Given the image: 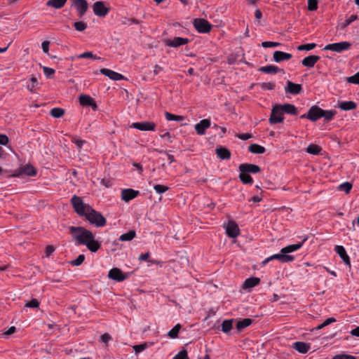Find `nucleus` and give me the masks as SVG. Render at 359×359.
Here are the masks:
<instances>
[{
    "label": "nucleus",
    "mask_w": 359,
    "mask_h": 359,
    "mask_svg": "<svg viewBox=\"0 0 359 359\" xmlns=\"http://www.w3.org/2000/svg\"><path fill=\"white\" fill-rule=\"evenodd\" d=\"M138 191L132 189H123L121 191V199L126 202H128L137 196Z\"/></svg>",
    "instance_id": "17"
},
{
    "label": "nucleus",
    "mask_w": 359,
    "mask_h": 359,
    "mask_svg": "<svg viewBox=\"0 0 359 359\" xmlns=\"http://www.w3.org/2000/svg\"><path fill=\"white\" fill-rule=\"evenodd\" d=\"M338 106L341 110L349 111L355 109L357 107V104L353 101H344L340 102Z\"/></svg>",
    "instance_id": "28"
},
{
    "label": "nucleus",
    "mask_w": 359,
    "mask_h": 359,
    "mask_svg": "<svg viewBox=\"0 0 359 359\" xmlns=\"http://www.w3.org/2000/svg\"><path fill=\"white\" fill-rule=\"evenodd\" d=\"M8 143V137L7 135L0 134V144L6 145Z\"/></svg>",
    "instance_id": "63"
},
{
    "label": "nucleus",
    "mask_w": 359,
    "mask_h": 359,
    "mask_svg": "<svg viewBox=\"0 0 359 359\" xmlns=\"http://www.w3.org/2000/svg\"><path fill=\"white\" fill-rule=\"evenodd\" d=\"M322 149L320 147L316 144H309L306 148V151L309 154H313V155H318L321 151Z\"/></svg>",
    "instance_id": "35"
},
{
    "label": "nucleus",
    "mask_w": 359,
    "mask_h": 359,
    "mask_svg": "<svg viewBox=\"0 0 359 359\" xmlns=\"http://www.w3.org/2000/svg\"><path fill=\"white\" fill-rule=\"evenodd\" d=\"M280 45V43L278 42H273V41H264L262 43V46L264 48H273L277 47Z\"/></svg>",
    "instance_id": "54"
},
{
    "label": "nucleus",
    "mask_w": 359,
    "mask_h": 359,
    "mask_svg": "<svg viewBox=\"0 0 359 359\" xmlns=\"http://www.w3.org/2000/svg\"><path fill=\"white\" fill-rule=\"evenodd\" d=\"M284 118H283V113L282 111L281 107L279 106V104H276L273 106L272 110H271V114L269 118V122L271 124H276L283 122Z\"/></svg>",
    "instance_id": "5"
},
{
    "label": "nucleus",
    "mask_w": 359,
    "mask_h": 359,
    "mask_svg": "<svg viewBox=\"0 0 359 359\" xmlns=\"http://www.w3.org/2000/svg\"><path fill=\"white\" fill-rule=\"evenodd\" d=\"M260 282V279L256 277L247 278L243 284L244 289H251L257 285Z\"/></svg>",
    "instance_id": "27"
},
{
    "label": "nucleus",
    "mask_w": 359,
    "mask_h": 359,
    "mask_svg": "<svg viewBox=\"0 0 359 359\" xmlns=\"http://www.w3.org/2000/svg\"><path fill=\"white\" fill-rule=\"evenodd\" d=\"M188 43L189 39L187 38H183L180 36L164 40V43L166 46L172 48H177L186 45Z\"/></svg>",
    "instance_id": "9"
},
{
    "label": "nucleus",
    "mask_w": 359,
    "mask_h": 359,
    "mask_svg": "<svg viewBox=\"0 0 359 359\" xmlns=\"http://www.w3.org/2000/svg\"><path fill=\"white\" fill-rule=\"evenodd\" d=\"M307 239H308V237L306 236L303 239V241L300 243L289 245H287V246L281 249V252L285 253V255H288L289 253H291V252H293L294 251L299 250Z\"/></svg>",
    "instance_id": "19"
},
{
    "label": "nucleus",
    "mask_w": 359,
    "mask_h": 359,
    "mask_svg": "<svg viewBox=\"0 0 359 359\" xmlns=\"http://www.w3.org/2000/svg\"><path fill=\"white\" fill-rule=\"evenodd\" d=\"M71 203L74 211L79 215L85 217L90 224L96 226H103L106 224L105 218L88 204L84 203L81 197L74 196Z\"/></svg>",
    "instance_id": "1"
},
{
    "label": "nucleus",
    "mask_w": 359,
    "mask_h": 359,
    "mask_svg": "<svg viewBox=\"0 0 359 359\" xmlns=\"http://www.w3.org/2000/svg\"><path fill=\"white\" fill-rule=\"evenodd\" d=\"M318 8V0H308V9L311 11H316Z\"/></svg>",
    "instance_id": "49"
},
{
    "label": "nucleus",
    "mask_w": 359,
    "mask_h": 359,
    "mask_svg": "<svg viewBox=\"0 0 359 359\" xmlns=\"http://www.w3.org/2000/svg\"><path fill=\"white\" fill-rule=\"evenodd\" d=\"M293 348L301 353H306L310 349V344L302 341H296L293 344Z\"/></svg>",
    "instance_id": "24"
},
{
    "label": "nucleus",
    "mask_w": 359,
    "mask_h": 359,
    "mask_svg": "<svg viewBox=\"0 0 359 359\" xmlns=\"http://www.w3.org/2000/svg\"><path fill=\"white\" fill-rule=\"evenodd\" d=\"M337 112L334 110H324L321 109V118H323L326 121H332Z\"/></svg>",
    "instance_id": "32"
},
{
    "label": "nucleus",
    "mask_w": 359,
    "mask_h": 359,
    "mask_svg": "<svg viewBox=\"0 0 359 359\" xmlns=\"http://www.w3.org/2000/svg\"><path fill=\"white\" fill-rule=\"evenodd\" d=\"M239 178L243 184H252L253 182L252 177L246 172H241Z\"/></svg>",
    "instance_id": "38"
},
{
    "label": "nucleus",
    "mask_w": 359,
    "mask_h": 359,
    "mask_svg": "<svg viewBox=\"0 0 359 359\" xmlns=\"http://www.w3.org/2000/svg\"><path fill=\"white\" fill-rule=\"evenodd\" d=\"M79 103L83 107H91L94 111H96L97 109L95 100L88 95H81L79 97Z\"/></svg>",
    "instance_id": "12"
},
{
    "label": "nucleus",
    "mask_w": 359,
    "mask_h": 359,
    "mask_svg": "<svg viewBox=\"0 0 359 359\" xmlns=\"http://www.w3.org/2000/svg\"><path fill=\"white\" fill-rule=\"evenodd\" d=\"M30 84L27 86V89L30 92H34V88L36 86L38 81L36 77H32L30 79Z\"/></svg>",
    "instance_id": "53"
},
{
    "label": "nucleus",
    "mask_w": 359,
    "mask_h": 359,
    "mask_svg": "<svg viewBox=\"0 0 359 359\" xmlns=\"http://www.w3.org/2000/svg\"><path fill=\"white\" fill-rule=\"evenodd\" d=\"M70 232L76 241V245H83L93 252H97L101 246L99 241L95 239V236L91 231L83 227L71 226Z\"/></svg>",
    "instance_id": "2"
},
{
    "label": "nucleus",
    "mask_w": 359,
    "mask_h": 359,
    "mask_svg": "<svg viewBox=\"0 0 359 359\" xmlns=\"http://www.w3.org/2000/svg\"><path fill=\"white\" fill-rule=\"evenodd\" d=\"M332 359H357V358L352 355H348L345 353H341L334 355Z\"/></svg>",
    "instance_id": "44"
},
{
    "label": "nucleus",
    "mask_w": 359,
    "mask_h": 359,
    "mask_svg": "<svg viewBox=\"0 0 359 359\" xmlns=\"http://www.w3.org/2000/svg\"><path fill=\"white\" fill-rule=\"evenodd\" d=\"M226 235L232 238H236L240 234V229L238 224L233 221H229L224 224Z\"/></svg>",
    "instance_id": "4"
},
{
    "label": "nucleus",
    "mask_w": 359,
    "mask_h": 359,
    "mask_svg": "<svg viewBox=\"0 0 359 359\" xmlns=\"http://www.w3.org/2000/svg\"><path fill=\"white\" fill-rule=\"evenodd\" d=\"M39 306V302L36 299H32L31 301L25 304L26 307L37 308Z\"/></svg>",
    "instance_id": "56"
},
{
    "label": "nucleus",
    "mask_w": 359,
    "mask_h": 359,
    "mask_svg": "<svg viewBox=\"0 0 359 359\" xmlns=\"http://www.w3.org/2000/svg\"><path fill=\"white\" fill-rule=\"evenodd\" d=\"M136 236V232L134 230H130L128 232L120 236L119 240L121 241H130Z\"/></svg>",
    "instance_id": "33"
},
{
    "label": "nucleus",
    "mask_w": 359,
    "mask_h": 359,
    "mask_svg": "<svg viewBox=\"0 0 359 359\" xmlns=\"http://www.w3.org/2000/svg\"><path fill=\"white\" fill-rule=\"evenodd\" d=\"M259 71L266 74H275L278 72L279 69L274 65H266L260 67Z\"/></svg>",
    "instance_id": "31"
},
{
    "label": "nucleus",
    "mask_w": 359,
    "mask_h": 359,
    "mask_svg": "<svg viewBox=\"0 0 359 359\" xmlns=\"http://www.w3.org/2000/svg\"><path fill=\"white\" fill-rule=\"evenodd\" d=\"M216 154L217 156L222 160H226L231 158L230 151L223 147H217Z\"/></svg>",
    "instance_id": "25"
},
{
    "label": "nucleus",
    "mask_w": 359,
    "mask_h": 359,
    "mask_svg": "<svg viewBox=\"0 0 359 359\" xmlns=\"http://www.w3.org/2000/svg\"><path fill=\"white\" fill-rule=\"evenodd\" d=\"M336 322V319L334 318H327L323 323L318 325L316 329V330H321L325 326H327L328 325Z\"/></svg>",
    "instance_id": "45"
},
{
    "label": "nucleus",
    "mask_w": 359,
    "mask_h": 359,
    "mask_svg": "<svg viewBox=\"0 0 359 359\" xmlns=\"http://www.w3.org/2000/svg\"><path fill=\"white\" fill-rule=\"evenodd\" d=\"M334 251L339 255L343 262L348 266H351V261L345 248L342 245H336Z\"/></svg>",
    "instance_id": "18"
},
{
    "label": "nucleus",
    "mask_w": 359,
    "mask_h": 359,
    "mask_svg": "<svg viewBox=\"0 0 359 359\" xmlns=\"http://www.w3.org/2000/svg\"><path fill=\"white\" fill-rule=\"evenodd\" d=\"M49 45H50V42L48 41H45L42 42L41 47H42L43 51L45 53H48Z\"/></svg>",
    "instance_id": "64"
},
{
    "label": "nucleus",
    "mask_w": 359,
    "mask_h": 359,
    "mask_svg": "<svg viewBox=\"0 0 359 359\" xmlns=\"http://www.w3.org/2000/svg\"><path fill=\"white\" fill-rule=\"evenodd\" d=\"M148 347V345L147 343L135 345L133 346V348L135 353H139L143 351H144Z\"/></svg>",
    "instance_id": "46"
},
{
    "label": "nucleus",
    "mask_w": 359,
    "mask_h": 359,
    "mask_svg": "<svg viewBox=\"0 0 359 359\" xmlns=\"http://www.w3.org/2000/svg\"><path fill=\"white\" fill-rule=\"evenodd\" d=\"M108 277L115 281L121 282L128 278V275L123 273L120 269L114 267L109 271Z\"/></svg>",
    "instance_id": "11"
},
{
    "label": "nucleus",
    "mask_w": 359,
    "mask_h": 359,
    "mask_svg": "<svg viewBox=\"0 0 359 359\" xmlns=\"http://www.w3.org/2000/svg\"><path fill=\"white\" fill-rule=\"evenodd\" d=\"M154 189L158 194H163L167 191L169 188L166 186L161 185V184H156L154 186Z\"/></svg>",
    "instance_id": "47"
},
{
    "label": "nucleus",
    "mask_w": 359,
    "mask_h": 359,
    "mask_svg": "<svg viewBox=\"0 0 359 359\" xmlns=\"http://www.w3.org/2000/svg\"><path fill=\"white\" fill-rule=\"evenodd\" d=\"M316 46V44L314 43H306V44H303V45L299 46L297 47V50L299 51H302V50L309 51V50L313 49Z\"/></svg>",
    "instance_id": "42"
},
{
    "label": "nucleus",
    "mask_w": 359,
    "mask_h": 359,
    "mask_svg": "<svg viewBox=\"0 0 359 359\" xmlns=\"http://www.w3.org/2000/svg\"><path fill=\"white\" fill-rule=\"evenodd\" d=\"M181 329V325L180 324H177L172 329H171L168 334L172 339H175L178 336V333Z\"/></svg>",
    "instance_id": "40"
},
{
    "label": "nucleus",
    "mask_w": 359,
    "mask_h": 359,
    "mask_svg": "<svg viewBox=\"0 0 359 359\" xmlns=\"http://www.w3.org/2000/svg\"><path fill=\"white\" fill-rule=\"evenodd\" d=\"M77 58H91L93 60H100L101 58L100 57H97V55H94L92 52L87 51L84 52L83 53H81L78 55H76Z\"/></svg>",
    "instance_id": "39"
},
{
    "label": "nucleus",
    "mask_w": 359,
    "mask_h": 359,
    "mask_svg": "<svg viewBox=\"0 0 359 359\" xmlns=\"http://www.w3.org/2000/svg\"><path fill=\"white\" fill-rule=\"evenodd\" d=\"M172 359H189L187 351L182 350L180 351Z\"/></svg>",
    "instance_id": "55"
},
{
    "label": "nucleus",
    "mask_w": 359,
    "mask_h": 359,
    "mask_svg": "<svg viewBox=\"0 0 359 359\" xmlns=\"http://www.w3.org/2000/svg\"><path fill=\"white\" fill-rule=\"evenodd\" d=\"M239 171L241 172H251L255 174L260 171V168L257 165L250 163H242L239 165Z\"/></svg>",
    "instance_id": "16"
},
{
    "label": "nucleus",
    "mask_w": 359,
    "mask_h": 359,
    "mask_svg": "<svg viewBox=\"0 0 359 359\" xmlns=\"http://www.w3.org/2000/svg\"><path fill=\"white\" fill-rule=\"evenodd\" d=\"M351 43L348 41H341L338 43L327 44L323 50H331L336 53H342L350 49Z\"/></svg>",
    "instance_id": "3"
},
{
    "label": "nucleus",
    "mask_w": 359,
    "mask_h": 359,
    "mask_svg": "<svg viewBox=\"0 0 359 359\" xmlns=\"http://www.w3.org/2000/svg\"><path fill=\"white\" fill-rule=\"evenodd\" d=\"M100 73L113 81H120L124 79L122 74L107 68L101 69Z\"/></svg>",
    "instance_id": "15"
},
{
    "label": "nucleus",
    "mask_w": 359,
    "mask_h": 359,
    "mask_svg": "<svg viewBox=\"0 0 359 359\" xmlns=\"http://www.w3.org/2000/svg\"><path fill=\"white\" fill-rule=\"evenodd\" d=\"M130 128H133L141 131H154L156 128V124L149 121L135 122L132 123Z\"/></svg>",
    "instance_id": "10"
},
{
    "label": "nucleus",
    "mask_w": 359,
    "mask_h": 359,
    "mask_svg": "<svg viewBox=\"0 0 359 359\" xmlns=\"http://www.w3.org/2000/svg\"><path fill=\"white\" fill-rule=\"evenodd\" d=\"M165 117L168 121H182L184 120V117L182 116L175 115L170 114L168 111L165 113Z\"/></svg>",
    "instance_id": "37"
},
{
    "label": "nucleus",
    "mask_w": 359,
    "mask_h": 359,
    "mask_svg": "<svg viewBox=\"0 0 359 359\" xmlns=\"http://www.w3.org/2000/svg\"><path fill=\"white\" fill-rule=\"evenodd\" d=\"M65 111L61 108H53L50 111V114L55 118H60L64 114Z\"/></svg>",
    "instance_id": "43"
},
{
    "label": "nucleus",
    "mask_w": 359,
    "mask_h": 359,
    "mask_svg": "<svg viewBox=\"0 0 359 359\" xmlns=\"http://www.w3.org/2000/svg\"><path fill=\"white\" fill-rule=\"evenodd\" d=\"M72 142L76 145V147L79 149H81L83 147V145L84 144V143L86 142L85 140H81L78 137H76L72 138Z\"/></svg>",
    "instance_id": "59"
},
{
    "label": "nucleus",
    "mask_w": 359,
    "mask_h": 359,
    "mask_svg": "<svg viewBox=\"0 0 359 359\" xmlns=\"http://www.w3.org/2000/svg\"><path fill=\"white\" fill-rule=\"evenodd\" d=\"M321 108L317 106H313L309 109L306 114L301 116L302 118H306L311 121H316L321 118Z\"/></svg>",
    "instance_id": "8"
},
{
    "label": "nucleus",
    "mask_w": 359,
    "mask_h": 359,
    "mask_svg": "<svg viewBox=\"0 0 359 359\" xmlns=\"http://www.w3.org/2000/svg\"><path fill=\"white\" fill-rule=\"evenodd\" d=\"M111 339V336L107 334V333H105V334H103L100 336V341L102 342V343H104V344H107L108 341H109Z\"/></svg>",
    "instance_id": "62"
},
{
    "label": "nucleus",
    "mask_w": 359,
    "mask_h": 359,
    "mask_svg": "<svg viewBox=\"0 0 359 359\" xmlns=\"http://www.w3.org/2000/svg\"><path fill=\"white\" fill-rule=\"evenodd\" d=\"M43 71L45 74V76L50 79L52 77V76L55 74V70L52 68L48 67H43Z\"/></svg>",
    "instance_id": "52"
},
{
    "label": "nucleus",
    "mask_w": 359,
    "mask_h": 359,
    "mask_svg": "<svg viewBox=\"0 0 359 359\" xmlns=\"http://www.w3.org/2000/svg\"><path fill=\"white\" fill-rule=\"evenodd\" d=\"M279 106L281 107L283 114L285 113L291 115H295L297 114L296 107L292 104H279Z\"/></svg>",
    "instance_id": "26"
},
{
    "label": "nucleus",
    "mask_w": 359,
    "mask_h": 359,
    "mask_svg": "<svg viewBox=\"0 0 359 359\" xmlns=\"http://www.w3.org/2000/svg\"><path fill=\"white\" fill-rule=\"evenodd\" d=\"M352 188V184L349 182H344L339 185V189L348 194Z\"/></svg>",
    "instance_id": "50"
},
{
    "label": "nucleus",
    "mask_w": 359,
    "mask_h": 359,
    "mask_svg": "<svg viewBox=\"0 0 359 359\" xmlns=\"http://www.w3.org/2000/svg\"><path fill=\"white\" fill-rule=\"evenodd\" d=\"M93 12L95 15L104 17L108 13V9L102 1H97L93 6Z\"/></svg>",
    "instance_id": "14"
},
{
    "label": "nucleus",
    "mask_w": 359,
    "mask_h": 359,
    "mask_svg": "<svg viewBox=\"0 0 359 359\" xmlns=\"http://www.w3.org/2000/svg\"><path fill=\"white\" fill-rule=\"evenodd\" d=\"M357 18H358L357 15H352L348 18L345 20V21L344 22L343 27H346L348 26L351 22H353V21L356 20Z\"/></svg>",
    "instance_id": "60"
},
{
    "label": "nucleus",
    "mask_w": 359,
    "mask_h": 359,
    "mask_svg": "<svg viewBox=\"0 0 359 359\" xmlns=\"http://www.w3.org/2000/svg\"><path fill=\"white\" fill-rule=\"evenodd\" d=\"M236 137L242 140H247L252 138V135L250 133H242V134H236Z\"/></svg>",
    "instance_id": "61"
},
{
    "label": "nucleus",
    "mask_w": 359,
    "mask_h": 359,
    "mask_svg": "<svg viewBox=\"0 0 359 359\" xmlns=\"http://www.w3.org/2000/svg\"><path fill=\"white\" fill-rule=\"evenodd\" d=\"M211 122L208 118H205L200 121L199 123L195 125V130L198 135H203L205 133L206 129L210 127Z\"/></svg>",
    "instance_id": "13"
},
{
    "label": "nucleus",
    "mask_w": 359,
    "mask_h": 359,
    "mask_svg": "<svg viewBox=\"0 0 359 359\" xmlns=\"http://www.w3.org/2000/svg\"><path fill=\"white\" fill-rule=\"evenodd\" d=\"M347 81L351 83L359 84V72L347 78Z\"/></svg>",
    "instance_id": "51"
},
{
    "label": "nucleus",
    "mask_w": 359,
    "mask_h": 359,
    "mask_svg": "<svg viewBox=\"0 0 359 359\" xmlns=\"http://www.w3.org/2000/svg\"><path fill=\"white\" fill-rule=\"evenodd\" d=\"M67 0H48L46 5L56 9L61 8L64 6Z\"/></svg>",
    "instance_id": "30"
},
{
    "label": "nucleus",
    "mask_w": 359,
    "mask_h": 359,
    "mask_svg": "<svg viewBox=\"0 0 359 359\" xmlns=\"http://www.w3.org/2000/svg\"><path fill=\"white\" fill-rule=\"evenodd\" d=\"M252 323V319L250 318H243L240 320L236 323V328L238 331H242L245 329L248 326H250Z\"/></svg>",
    "instance_id": "29"
},
{
    "label": "nucleus",
    "mask_w": 359,
    "mask_h": 359,
    "mask_svg": "<svg viewBox=\"0 0 359 359\" xmlns=\"http://www.w3.org/2000/svg\"><path fill=\"white\" fill-rule=\"evenodd\" d=\"M74 27L76 29V30H77L79 32H82L86 29L87 25L85 22L80 21V22H76L74 24Z\"/></svg>",
    "instance_id": "48"
},
{
    "label": "nucleus",
    "mask_w": 359,
    "mask_h": 359,
    "mask_svg": "<svg viewBox=\"0 0 359 359\" xmlns=\"http://www.w3.org/2000/svg\"><path fill=\"white\" fill-rule=\"evenodd\" d=\"M73 6L79 12L80 17L83 16L88 9V3L86 0H75L73 3Z\"/></svg>",
    "instance_id": "21"
},
{
    "label": "nucleus",
    "mask_w": 359,
    "mask_h": 359,
    "mask_svg": "<svg viewBox=\"0 0 359 359\" xmlns=\"http://www.w3.org/2000/svg\"><path fill=\"white\" fill-rule=\"evenodd\" d=\"M85 259V257L83 255H80L77 257V258L72 261V264L73 266H79L81 265Z\"/></svg>",
    "instance_id": "57"
},
{
    "label": "nucleus",
    "mask_w": 359,
    "mask_h": 359,
    "mask_svg": "<svg viewBox=\"0 0 359 359\" xmlns=\"http://www.w3.org/2000/svg\"><path fill=\"white\" fill-rule=\"evenodd\" d=\"M194 26L199 33H208L212 25L205 19L196 18L194 20Z\"/></svg>",
    "instance_id": "7"
},
{
    "label": "nucleus",
    "mask_w": 359,
    "mask_h": 359,
    "mask_svg": "<svg viewBox=\"0 0 359 359\" xmlns=\"http://www.w3.org/2000/svg\"><path fill=\"white\" fill-rule=\"evenodd\" d=\"M265 148L257 144H252L249 147V151L252 154H263L265 152Z\"/></svg>",
    "instance_id": "34"
},
{
    "label": "nucleus",
    "mask_w": 359,
    "mask_h": 359,
    "mask_svg": "<svg viewBox=\"0 0 359 359\" xmlns=\"http://www.w3.org/2000/svg\"><path fill=\"white\" fill-rule=\"evenodd\" d=\"M320 60L318 55H312L304 57L302 60V65L308 68H312L315 66L316 62Z\"/></svg>",
    "instance_id": "22"
},
{
    "label": "nucleus",
    "mask_w": 359,
    "mask_h": 359,
    "mask_svg": "<svg viewBox=\"0 0 359 359\" xmlns=\"http://www.w3.org/2000/svg\"><path fill=\"white\" fill-rule=\"evenodd\" d=\"M23 172L28 176H34L36 173L34 168L31 165H26L23 168Z\"/></svg>",
    "instance_id": "41"
},
{
    "label": "nucleus",
    "mask_w": 359,
    "mask_h": 359,
    "mask_svg": "<svg viewBox=\"0 0 359 359\" xmlns=\"http://www.w3.org/2000/svg\"><path fill=\"white\" fill-rule=\"evenodd\" d=\"M292 55L290 53L276 50L273 53V60L276 62L291 59Z\"/></svg>",
    "instance_id": "23"
},
{
    "label": "nucleus",
    "mask_w": 359,
    "mask_h": 359,
    "mask_svg": "<svg viewBox=\"0 0 359 359\" xmlns=\"http://www.w3.org/2000/svg\"><path fill=\"white\" fill-rule=\"evenodd\" d=\"M233 319L225 320L222 323V330L224 333H228L232 329Z\"/></svg>",
    "instance_id": "36"
},
{
    "label": "nucleus",
    "mask_w": 359,
    "mask_h": 359,
    "mask_svg": "<svg viewBox=\"0 0 359 359\" xmlns=\"http://www.w3.org/2000/svg\"><path fill=\"white\" fill-rule=\"evenodd\" d=\"M302 86L300 84L292 83V81H287L285 90L286 93L297 95L302 91Z\"/></svg>",
    "instance_id": "20"
},
{
    "label": "nucleus",
    "mask_w": 359,
    "mask_h": 359,
    "mask_svg": "<svg viewBox=\"0 0 359 359\" xmlns=\"http://www.w3.org/2000/svg\"><path fill=\"white\" fill-rule=\"evenodd\" d=\"M263 90H273L275 88V83L273 82H264L261 86Z\"/></svg>",
    "instance_id": "58"
},
{
    "label": "nucleus",
    "mask_w": 359,
    "mask_h": 359,
    "mask_svg": "<svg viewBox=\"0 0 359 359\" xmlns=\"http://www.w3.org/2000/svg\"><path fill=\"white\" fill-rule=\"evenodd\" d=\"M273 259H278L282 263H287L294 261V257L290 255H285V253L280 252L278 254L273 255L265 259L262 262V264L266 265L269 262Z\"/></svg>",
    "instance_id": "6"
}]
</instances>
